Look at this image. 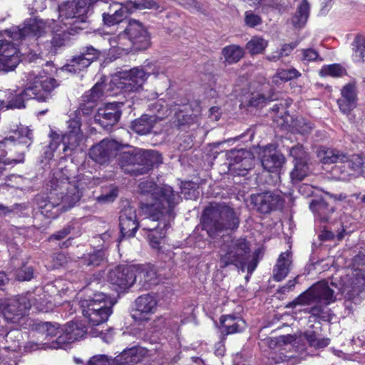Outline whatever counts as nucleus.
Instances as JSON below:
<instances>
[{"mask_svg":"<svg viewBox=\"0 0 365 365\" xmlns=\"http://www.w3.org/2000/svg\"><path fill=\"white\" fill-rule=\"evenodd\" d=\"M310 11V6L307 0H302L297 7V11L292 18V24L296 28H302L305 26Z\"/></svg>","mask_w":365,"mask_h":365,"instance_id":"nucleus-37","label":"nucleus"},{"mask_svg":"<svg viewBox=\"0 0 365 365\" xmlns=\"http://www.w3.org/2000/svg\"><path fill=\"white\" fill-rule=\"evenodd\" d=\"M352 59L356 63L365 61V36L357 34L352 43Z\"/></svg>","mask_w":365,"mask_h":365,"instance_id":"nucleus-38","label":"nucleus"},{"mask_svg":"<svg viewBox=\"0 0 365 365\" xmlns=\"http://www.w3.org/2000/svg\"><path fill=\"white\" fill-rule=\"evenodd\" d=\"M100 55V51L93 46H86L80 55L75 56L69 62L63 66V69L71 73H78L88 68L91 63L96 60Z\"/></svg>","mask_w":365,"mask_h":365,"instance_id":"nucleus-20","label":"nucleus"},{"mask_svg":"<svg viewBox=\"0 0 365 365\" xmlns=\"http://www.w3.org/2000/svg\"><path fill=\"white\" fill-rule=\"evenodd\" d=\"M294 126L297 132L302 135L309 133L313 128V124L304 118H297L294 121Z\"/></svg>","mask_w":365,"mask_h":365,"instance_id":"nucleus-52","label":"nucleus"},{"mask_svg":"<svg viewBox=\"0 0 365 365\" xmlns=\"http://www.w3.org/2000/svg\"><path fill=\"white\" fill-rule=\"evenodd\" d=\"M29 88H36V91L32 92L34 99L39 102H44L50 98V93L55 89L58 83L53 78L38 76L34 73H30L28 76Z\"/></svg>","mask_w":365,"mask_h":365,"instance_id":"nucleus-9","label":"nucleus"},{"mask_svg":"<svg viewBox=\"0 0 365 365\" xmlns=\"http://www.w3.org/2000/svg\"><path fill=\"white\" fill-rule=\"evenodd\" d=\"M274 100V99L271 97L267 98L262 94L257 93L250 98V105L255 107L261 106L266 104L267 101Z\"/></svg>","mask_w":365,"mask_h":365,"instance_id":"nucleus-62","label":"nucleus"},{"mask_svg":"<svg viewBox=\"0 0 365 365\" xmlns=\"http://www.w3.org/2000/svg\"><path fill=\"white\" fill-rule=\"evenodd\" d=\"M16 279L19 281H29L34 277L32 267L24 265L16 271Z\"/></svg>","mask_w":365,"mask_h":365,"instance_id":"nucleus-57","label":"nucleus"},{"mask_svg":"<svg viewBox=\"0 0 365 365\" xmlns=\"http://www.w3.org/2000/svg\"><path fill=\"white\" fill-rule=\"evenodd\" d=\"M87 365H114L113 359L105 354H98L92 356Z\"/></svg>","mask_w":365,"mask_h":365,"instance_id":"nucleus-54","label":"nucleus"},{"mask_svg":"<svg viewBox=\"0 0 365 365\" xmlns=\"http://www.w3.org/2000/svg\"><path fill=\"white\" fill-rule=\"evenodd\" d=\"M95 104L89 102H84L80 104L78 109V115H89L92 113Z\"/></svg>","mask_w":365,"mask_h":365,"instance_id":"nucleus-64","label":"nucleus"},{"mask_svg":"<svg viewBox=\"0 0 365 365\" xmlns=\"http://www.w3.org/2000/svg\"><path fill=\"white\" fill-rule=\"evenodd\" d=\"M230 163L229 170L239 175H245L246 172L252 168V153L246 150H234L229 154Z\"/></svg>","mask_w":365,"mask_h":365,"instance_id":"nucleus-24","label":"nucleus"},{"mask_svg":"<svg viewBox=\"0 0 365 365\" xmlns=\"http://www.w3.org/2000/svg\"><path fill=\"white\" fill-rule=\"evenodd\" d=\"M157 301L150 294L141 295L135 300L137 311L141 313H153L156 308Z\"/></svg>","mask_w":365,"mask_h":365,"instance_id":"nucleus-39","label":"nucleus"},{"mask_svg":"<svg viewBox=\"0 0 365 365\" xmlns=\"http://www.w3.org/2000/svg\"><path fill=\"white\" fill-rule=\"evenodd\" d=\"M222 54L225 61L230 64L239 61L242 58L244 52L240 46L230 45L223 48Z\"/></svg>","mask_w":365,"mask_h":365,"instance_id":"nucleus-46","label":"nucleus"},{"mask_svg":"<svg viewBox=\"0 0 365 365\" xmlns=\"http://www.w3.org/2000/svg\"><path fill=\"white\" fill-rule=\"evenodd\" d=\"M272 147L269 145L264 148L261 163L264 170L274 175L272 183L277 185L280 182V170L285 163V158L282 154L272 150Z\"/></svg>","mask_w":365,"mask_h":365,"instance_id":"nucleus-14","label":"nucleus"},{"mask_svg":"<svg viewBox=\"0 0 365 365\" xmlns=\"http://www.w3.org/2000/svg\"><path fill=\"white\" fill-rule=\"evenodd\" d=\"M291 357L285 355L283 352L274 353L272 356L269 358V365L272 364H279L284 361H288V359Z\"/></svg>","mask_w":365,"mask_h":365,"instance_id":"nucleus-63","label":"nucleus"},{"mask_svg":"<svg viewBox=\"0 0 365 365\" xmlns=\"http://www.w3.org/2000/svg\"><path fill=\"white\" fill-rule=\"evenodd\" d=\"M307 160L308 159L295 162L294 168L290 174L292 180H302L309 175L310 169Z\"/></svg>","mask_w":365,"mask_h":365,"instance_id":"nucleus-47","label":"nucleus"},{"mask_svg":"<svg viewBox=\"0 0 365 365\" xmlns=\"http://www.w3.org/2000/svg\"><path fill=\"white\" fill-rule=\"evenodd\" d=\"M145 350L139 347H132L122 351L113 358L114 365H135L140 363L145 356Z\"/></svg>","mask_w":365,"mask_h":365,"instance_id":"nucleus-28","label":"nucleus"},{"mask_svg":"<svg viewBox=\"0 0 365 365\" xmlns=\"http://www.w3.org/2000/svg\"><path fill=\"white\" fill-rule=\"evenodd\" d=\"M289 155L294 158L295 162L308 159L307 152L304 150L303 146L299 144H297L289 149Z\"/></svg>","mask_w":365,"mask_h":365,"instance_id":"nucleus-55","label":"nucleus"},{"mask_svg":"<svg viewBox=\"0 0 365 365\" xmlns=\"http://www.w3.org/2000/svg\"><path fill=\"white\" fill-rule=\"evenodd\" d=\"M81 125L78 120H71L68 122V132L62 135V142L65 145L63 150H73L82 140Z\"/></svg>","mask_w":365,"mask_h":365,"instance_id":"nucleus-29","label":"nucleus"},{"mask_svg":"<svg viewBox=\"0 0 365 365\" xmlns=\"http://www.w3.org/2000/svg\"><path fill=\"white\" fill-rule=\"evenodd\" d=\"M155 123V118H152L149 115H143L132 123L131 129L139 135H146L151 131Z\"/></svg>","mask_w":365,"mask_h":365,"instance_id":"nucleus-36","label":"nucleus"},{"mask_svg":"<svg viewBox=\"0 0 365 365\" xmlns=\"http://www.w3.org/2000/svg\"><path fill=\"white\" fill-rule=\"evenodd\" d=\"M118 189L117 187L110 185L103 188L101 194L96 197L99 203H110L113 202L118 197Z\"/></svg>","mask_w":365,"mask_h":365,"instance_id":"nucleus-49","label":"nucleus"},{"mask_svg":"<svg viewBox=\"0 0 365 365\" xmlns=\"http://www.w3.org/2000/svg\"><path fill=\"white\" fill-rule=\"evenodd\" d=\"M106 261V253L102 250L84 254L81 258V262L90 267L100 266Z\"/></svg>","mask_w":365,"mask_h":365,"instance_id":"nucleus-41","label":"nucleus"},{"mask_svg":"<svg viewBox=\"0 0 365 365\" xmlns=\"http://www.w3.org/2000/svg\"><path fill=\"white\" fill-rule=\"evenodd\" d=\"M357 89L355 82H351L341 89V97L337 100L340 110L344 114H349L357 105Z\"/></svg>","mask_w":365,"mask_h":365,"instance_id":"nucleus-26","label":"nucleus"},{"mask_svg":"<svg viewBox=\"0 0 365 365\" xmlns=\"http://www.w3.org/2000/svg\"><path fill=\"white\" fill-rule=\"evenodd\" d=\"M149 111L150 112V114H148L149 116L155 118V122L162 120L170 114L167 103L162 99L150 104Z\"/></svg>","mask_w":365,"mask_h":365,"instance_id":"nucleus-40","label":"nucleus"},{"mask_svg":"<svg viewBox=\"0 0 365 365\" xmlns=\"http://www.w3.org/2000/svg\"><path fill=\"white\" fill-rule=\"evenodd\" d=\"M317 157L324 164L338 163L344 162L346 155L343 152L333 148H322L317 152Z\"/></svg>","mask_w":365,"mask_h":365,"instance_id":"nucleus-35","label":"nucleus"},{"mask_svg":"<svg viewBox=\"0 0 365 365\" xmlns=\"http://www.w3.org/2000/svg\"><path fill=\"white\" fill-rule=\"evenodd\" d=\"M108 280L120 289H126L135 282L134 267L116 266L109 271Z\"/></svg>","mask_w":365,"mask_h":365,"instance_id":"nucleus-22","label":"nucleus"},{"mask_svg":"<svg viewBox=\"0 0 365 365\" xmlns=\"http://www.w3.org/2000/svg\"><path fill=\"white\" fill-rule=\"evenodd\" d=\"M351 282L350 284L344 282L342 292H346L350 296L354 292H359L361 287L365 285V255H359L354 258Z\"/></svg>","mask_w":365,"mask_h":365,"instance_id":"nucleus-13","label":"nucleus"},{"mask_svg":"<svg viewBox=\"0 0 365 365\" xmlns=\"http://www.w3.org/2000/svg\"><path fill=\"white\" fill-rule=\"evenodd\" d=\"M245 24L249 27H255L262 24V19L259 16L252 11H246L245 14Z\"/></svg>","mask_w":365,"mask_h":365,"instance_id":"nucleus-60","label":"nucleus"},{"mask_svg":"<svg viewBox=\"0 0 365 365\" xmlns=\"http://www.w3.org/2000/svg\"><path fill=\"white\" fill-rule=\"evenodd\" d=\"M165 227H162L158 230L156 226L150 227L146 225H144V230L150 231L148 238L150 246L154 249H160V245L162 240L165 237Z\"/></svg>","mask_w":365,"mask_h":365,"instance_id":"nucleus-42","label":"nucleus"},{"mask_svg":"<svg viewBox=\"0 0 365 365\" xmlns=\"http://www.w3.org/2000/svg\"><path fill=\"white\" fill-rule=\"evenodd\" d=\"M119 225L120 233L123 237H133L139 227L137 221L136 210L128 205L120 212Z\"/></svg>","mask_w":365,"mask_h":365,"instance_id":"nucleus-25","label":"nucleus"},{"mask_svg":"<svg viewBox=\"0 0 365 365\" xmlns=\"http://www.w3.org/2000/svg\"><path fill=\"white\" fill-rule=\"evenodd\" d=\"M22 303L21 296L9 299L0 304V308L6 321L10 323H19L27 312L26 307Z\"/></svg>","mask_w":365,"mask_h":365,"instance_id":"nucleus-16","label":"nucleus"},{"mask_svg":"<svg viewBox=\"0 0 365 365\" xmlns=\"http://www.w3.org/2000/svg\"><path fill=\"white\" fill-rule=\"evenodd\" d=\"M134 272L135 282L138 281L139 284L145 289L158 283L156 271L153 267L143 265L137 268L134 267Z\"/></svg>","mask_w":365,"mask_h":365,"instance_id":"nucleus-30","label":"nucleus"},{"mask_svg":"<svg viewBox=\"0 0 365 365\" xmlns=\"http://www.w3.org/2000/svg\"><path fill=\"white\" fill-rule=\"evenodd\" d=\"M82 314L91 327H99L106 322L113 312L112 303L103 293L80 302Z\"/></svg>","mask_w":365,"mask_h":365,"instance_id":"nucleus-7","label":"nucleus"},{"mask_svg":"<svg viewBox=\"0 0 365 365\" xmlns=\"http://www.w3.org/2000/svg\"><path fill=\"white\" fill-rule=\"evenodd\" d=\"M221 332L226 335L242 331L246 327L245 322L240 317L232 315L220 317Z\"/></svg>","mask_w":365,"mask_h":365,"instance_id":"nucleus-33","label":"nucleus"},{"mask_svg":"<svg viewBox=\"0 0 365 365\" xmlns=\"http://www.w3.org/2000/svg\"><path fill=\"white\" fill-rule=\"evenodd\" d=\"M21 338L22 334L19 330L9 331L6 335V341L8 343L12 342V345L9 346L8 349L14 351L19 350L21 347Z\"/></svg>","mask_w":365,"mask_h":365,"instance_id":"nucleus-51","label":"nucleus"},{"mask_svg":"<svg viewBox=\"0 0 365 365\" xmlns=\"http://www.w3.org/2000/svg\"><path fill=\"white\" fill-rule=\"evenodd\" d=\"M118 160L125 172L138 175L145 174L155 165L161 164L162 157L155 150H138L122 153Z\"/></svg>","mask_w":365,"mask_h":365,"instance_id":"nucleus-6","label":"nucleus"},{"mask_svg":"<svg viewBox=\"0 0 365 365\" xmlns=\"http://www.w3.org/2000/svg\"><path fill=\"white\" fill-rule=\"evenodd\" d=\"M327 203L324 201H317L313 202L310 206L314 211L318 212L319 215L322 216L323 221H327L328 220L325 213V210L327 209Z\"/></svg>","mask_w":365,"mask_h":365,"instance_id":"nucleus-61","label":"nucleus"},{"mask_svg":"<svg viewBox=\"0 0 365 365\" xmlns=\"http://www.w3.org/2000/svg\"><path fill=\"white\" fill-rule=\"evenodd\" d=\"M250 200L257 210L262 214L269 213L283 205L282 197L269 191L252 194Z\"/></svg>","mask_w":365,"mask_h":365,"instance_id":"nucleus-15","label":"nucleus"},{"mask_svg":"<svg viewBox=\"0 0 365 365\" xmlns=\"http://www.w3.org/2000/svg\"><path fill=\"white\" fill-rule=\"evenodd\" d=\"M21 61L19 50L14 43L6 40L0 41V71H14Z\"/></svg>","mask_w":365,"mask_h":365,"instance_id":"nucleus-11","label":"nucleus"},{"mask_svg":"<svg viewBox=\"0 0 365 365\" xmlns=\"http://www.w3.org/2000/svg\"><path fill=\"white\" fill-rule=\"evenodd\" d=\"M58 194L56 192H51L49 200L48 202H41L39 203L41 212L48 218H56L62 212L65 210L62 207L61 202L58 197Z\"/></svg>","mask_w":365,"mask_h":365,"instance_id":"nucleus-31","label":"nucleus"},{"mask_svg":"<svg viewBox=\"0 0 365 365\" xmlns=\"http://www.w3.org/2000/svg\"><path fill=\"white\" fill-rule=\"evenodd\" d=\"M104 85L103 83H96L91 90L85 93L82 96V101L96 103L104 96Z\"/></svg>","mask_w":365,"mask_h":365,"instance_id":"nucleus-48","label":"nucleus"},{"mask_svg":"<svg viewBox=\"0 0 365 365\" xmlns=\"http://www.w3.org/2000/svg\"><path fill=\"white\" fill-rule=\"evenodd\" d=\"M66 4L63 2L58 6V23L55 24L54 19L46 20L39 19H29L25 21L24 27H12L5 30L4 34L13 40H20L27 36H34L36 38L43 36L48 31L53 33L51 41V51L56 53L58 48L64 45L68 35H73L78 30L84 29L83 25L86 22L88 16H86L83 21L81 22L77 16L69 17L63 15L61 12V7Z\"/></svg>","mask_w":365,"mask_h":365,"instance_id":"nucleus-1","label":"nucleus"},{"mask_svg":"<svg viewBox=\"0 0 365 365\" xmlns=\"http://www.w3.org/2000/svg\"><path fill=\"white\" fill-rule=\"evenodd\" d=\"M303 336L310 346L316 349L326 347L329 344V339L328 338H321L319 334L314 330H307L303 334Z\"/></svg>","mask_w":365,"mask_h":365,"instance_id":"nucleus-44","label":"nucleus"},{"mask_svg":"<svg viewBox=\"0 0 365 365\" xmlns=\"http://www.w3.org/2000/svg\"><path fill=\"white\" fill-rule=\"evenodd\" d=\"M119 143L114 140L103 139L99 143L93 145L89 152V155L92 160L103 164L109 160V159L115 155L119 149Z\"/></svg>","mask_w":365,"mask_h":365,"instance_id":"nucleus-23","label":"nucleus"},{"mask_svg":"<svg viewBox=\"0 0 365 365\" xmlns=\"http://www.w3.org/2000/svg\"><path fill=\"white\" fill-rule=\"evenodd\" d=\"M301 53L302 55V61H322L323 59L320 58L319 53L314 48L302 49Z\"/></svg>","mask_w":365,"mask_h":365,"instance_id":"nucleus-59","label":"nucleus"},{"mask_svg":"<svg viewBox=\"0 0 365 365\" xmlns=\"http://www.w3.org/2000/svg\"><path fill=\"white\" fill-rule=\"evenodd\" d=\"M36 89L34 88H29L27 84V87L22 91L18 93H15L9 97L7 102L6 108H25V101L29 99H34V96L32 92L36 91Z\"/></svg>","mask_w":365,"mask_h":365,"instance_id":"nucleus-34","label":"nucleus"},{"mask_svg":"<svg viewBox=\"0 0 365 365\" xmlns=\"http://www.w3.org/2000/svg\"><path fill=\"white\" fill-rule=\"evenodd\" d=\"M344 73V69L338 64H332L322 67L321 73L333 77H339Z\"/></svg>","mask_w":365,"mask_h":365,"instance_id":"nucleus-58","label":"nucleus"},{"mask_svg":"<svg viewBox=\"0 0 365 365\" xmlns=\"http://www.w3.org/2000/svg\"><path fill=\"white\" fill-rule=\"evenodd\" d=\"M148 68H133L128 71H119L113 78V82L118 88L125 92L137 91L150 75Z\"/></svg>","mask_w":365,"mask_h":365,"instance_id":"nucleus-8","label":"nucleus"},{"mask_svg":"<svg viewBox=\"0 0 365 365\" xmlns=\"http://www.w3.org/2000/svg\"><path fill=\"white\" fill-rule=\"evenodd\" d=\"M133 47L144 50L150 46V36L147 29L138 21L130 19L126 26Z\"/></svg>","mask_w":365,"mask_h":365,"instance_id":"nucleus-19","label":"nucleus"},{"mask_svg":"<svg viewBox=\"0 0 365 365\" xmlns=\"http://www.w3.org/2000/svg\"><path fill=\"white\" fill-rule=\"evenodd\" d=\"M139 187L143 196L140 209L148 215L142 222L144 225L156 226L158 230L166 227L168 222L175 217V208L181 201L180 195L168 185L158 186L152 181H144L140 183Z\"/></svg>","mask_w":365,"mask_h":365,"instance_id":"nucleus-2","label":"nucleus"},{"mask_svg":"<svg viewBox=\"0 0 365 365\" xmlns=\"http://www.w3.org/2000/svg\"><path fill=\"white\" fill-rule=\"evenodd\" d=\"M334 291L329 286L328 282L326 281H321L314 284L312 287L302 293L292 302L286 305V308L294 309L297 306L310 305L313 303L317 304L304 309V312L310 314L312 316L319 319L326 320L327 318V312L324 307L319 303L324 305L330 304L336 300V297L334 295Z\"/></svg>","mask_w":365,"mask_h":365,"instance_id":"nucleus-3","label":"nucleus"},{"mask_svg":"<svg viewBox=\"0 0 365 365\" xmlns=\"http://www.w3.org/2000/svg\"><path fill=\"white\" fill-rule=\"evenodd\" d=\"M87 333L86 327L79 321L68 322L62 327V334L55 341H53L49 347L58 349L63 345L71 343L81 339Z\"/></svg>","mask_w":365,"mask_h":365,"instance_id":"nucleus-10","label":"nucleus"},{"mask_svg":"<svg viewBox=\"0 0 365 365\" xmlns=\"http://www.w3.org/2000/svg\"><path fill=\"white\" fill-rule=\"evenodd\" d=\"M300 76L301 73L294 68L279 70L277 73V76L284 81H288L292 79L297 78Z\"/></svg>","mask_w":365,"mask_h":365,"instance_id":"nucleus-53","label":"nucleus"},{"mask_svg":"<svg viewBox=\"0 0 365 365\" xmlns=\"http://www.w3.org/2000/svg\"><path fill=\"white\" fill-rule=\"evenodd\" d=\"M95 6L100 7L103 22L108 26L120 24L126 16V8L115 1L98 2Z\"/></svg>","mask_w":365,"mask_h":365,"instance_id":"nucleus-12","label":"nucleus"},{"mask_svg":"<svg viewBox=\"0 0 365 365\" xmlns=\"http://www.w3.org/2000/svg\"><path fill=\"white\" fill-rule=\"evenodd\" d=\"M60 190L58 197L60 200L62 207L64 210L73 207L80 200L81 192L75 183H71L68 180L62 181L56 185L54 191Z\"/></svg>","mask_w":365,"mask_h":365,"instance_id":"nucleus-21","label":"nucleus"},{"mask_svg":"<svg viewBox=\"0 0 365 365\" xmlns=\"http://www.w3.org/2000/svg\"><path fill=\"white\" fill-rule=\"evenodd\" d=\"M239 224V215L224 202L212 203L204 210L203 226L211 237L223 230H236Z\"/></svg>","mask_w":365,"mask_h":365,"instance_id":"nucleus-4","label":"nucleus"},{"mask_svg":"<svg viewBox=\"0 0 365 365\" xmlns=\"http://www.w3.org/2000/svg\"><path fill=\"white\" fill-rule=\"evenodd\" d=\"M109 43L112 47H118L123 50L128 49L132 46L128 32L126 31V27L117 35L113 36L108 39Z\"/></svg>","mask_w":365,"mask_h":365,"instance_id":"nucleus-43","label":"nucleus"},{"mask_svg":"<svg viewBox=\"0 0 365 365\" xmlns=\"http://www.w3.org/2000/svg\"><path fill=\"white\" fill-rule=\"evenodd\" d=\"M268 46V41L262 36H253L247 43L246 48L252 55L262 53Z\"/></svg>","mask_w":365,"mask_h":365,"instance_id":"nucleus-45","label":"nucleus"},{"mask_svg":"<svg viewBox=\"0 0 365 365\" xmlns=\"http://www.w3.org/2000/svg\"><path fill=\"white\" fill-rule=\"evenodd\" d=\"M219 263L222 269L231 264L242 271L247 267L250 274L257 265V259L250 255V245L244 238L232 240L223 245Z\"/></svg>","mask_w":365,"mask_h":365,"instance_id":"nucleus-5","label":"nucleus"},{"mask_svg":"<svg viewBox=\"0 0 365 365\" xmlns=\"http://www.w3.org/2000/svg\"><path fill=\"white\" fill-rule=\"evenodd\" d=\"M38 330L46 337L58 336L62 334V327L58 324H52L51 322H43L38 326Z\"/></svg>","mask_w":365,"mask_h":365,"instance_id":"nucleus-50","label":"nucleus"},{"mask_svg":"<svg viewBox=\"0 0 365 365\" xmlns=\"http://www.w3.org/2000/svg\"><path fill=\"white\" fill-rule=\"evenodd\" d=\"M292 264V254L289 252H282L273 268V279L276 282L283 280L289 274Z\"/></svg>","mask_w":365,"mask_h":365,"instance_id":"nucleus-32","label":"nucleus"},{"mask_svg":"<svg viewBox=\"0 0 365 365\" xmlns=\"http://www.w3.org/2000/svg\"><path fill=\"white\" fill-rule=\"evenodd\" d=\"M122 103H109L98 109L95 121L106 130L116 124L121 115Z\"/></svg>","mask_w":365,"mask_h":365,"instance_id":"nucleus-17","label":"nucleus"},{"mask_svg":"<svg viewBox=\"0 0 365 365\" xmlns=\"http://www.w3.org/2000/svg\"><path fill=\"white\" fill-rule=\"evenodd\" d=\"M22 303L26 307L27 310L34 307L38 312H47L53 307L50 299L51 296L48 295L41 287L36 288L33 292H29L25 295H21Z\"/></svg>","mask_w":365,"mask_h":365,"instance_id":"nucleus-18","label":"nucleus"},{"mask_svg":"<svg viewBox=\"0 0 365 365\" xmlns=\"http://www.w3.org/2000/svg\"><path fill=\"white\" fill-rule=\"evenodd\" d=\"M14 135L9 136V138H4L2 141H0V148L2 146L7 148L9 151H12L13 150H16L18 153V156L16 158H8L4 160H1L0 159V176L2 175L5 170V165H11V164H17L24 162V151L20 149L21 143L22 140H18ZM24 143H27V141H23Z\"/></svg>","mask_w":365,"mask_h":365,"instance_id":"nucleus-27","label":"nucleus"},{"mask_svg":"<svg viewBox=\"0 0 365 365\" xmlns=\"http://www.w3.org/2000/svg\"><path fill=\"white\" fill-rule=\"evenodd\" d=\"M341 163H345L348 168L355 171L359 170L364 163L362 158L358 155H353L351 157L346 155L345 161Z\"/></svg>","mask_w":365,"mask_h":365,"instance_id":"nucleus-56","label":"nucleus"}]
</instances>
